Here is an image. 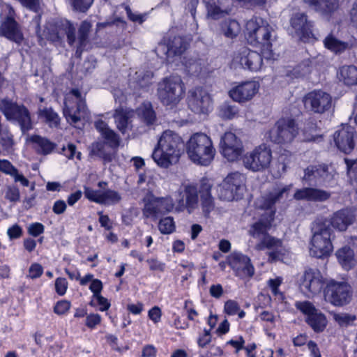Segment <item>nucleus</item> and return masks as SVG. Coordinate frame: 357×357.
Returning <instances> with one entry per match:
<instances>
[{"label": "nucleus", "instance_id": "obj_21", "mask_svg": "<svg viewBox=\"0 0 357 357\" xmlns=\"http://www.w3.org/2000/svg\"><path fill=\"white\" fill-rule=\"evenodd\" d=\"M227 262L239 277H252L255 273L250 258L242 253L236 252L231 253L227 257Z\"/></svg>", "mask_w": 357, "mask_h": 357}, {"label": "nucleus", "instance_id": "obj_40", "mask_svg": "<svg viewBox=\"0 0 357 357\" xmlns=\"http://www.w3.org/2000/svg\"><path fill=\"white\" fill-rule=\"evenodd\" d=\"M338 76L346 85H355L357 84V68L354 66H342Z\"/></svg>", "mask_w": 357, "mask_h": 357}, {"label": "nucleus", "instance_id": "obj_10", "mask_svg": "<svg viewBox=\"0 0 357 357\" xmlns=\"http://www.w3.org/2000/svg\"><path fill=\"white\" fill-rule=\"evenodd\" d=\"M272 160V151L269 147L262 144L247 153L243 157L245 167L253 172L263 171L268 168Z\"/></svg>", "mask_w": 357, "mask_h": 357}, {"label": "nucleus", "instance_id": "obj_56", "mask_svg": "<svg viewBox=\"0 0 357 357\" xmlns=\"http://www.w3.org/2000/svg\"><path fill=\"white\" fill-rule=\"evenodd\" d=\"M62 153L68 159H73L75 155L78 160L81 159V153L77 151V147L73 144H68L66 147L63 146Z\"/></svg>", "mask_w": 357, "mask_h": 357}, {"label": "nucleus", "instance_id": "obj_38", "mask_svg": "<svg viewBox=\"0 0 357 357\" xmlns=\"http://www.w3.org/2000/svg\"><path fill=\"white\" fill-rule=\"evenodd\" d=\"M336 256L345 269L351 268L356 261L354 251L348 246H344L336 252Z\"/></svg>", "mask_w": 357, "mask_h": 357}, {"label": "nucleus", "instance_id": "obj_5", "mask_svg": "<svg viewBox=\"0 0 357 357\" xmlns=\"http://www.w3.org/2000/svg\"><path fill=\"white\" fill-rule=\"evenodd\" d=\"M215 150L211 139L205 134L193 135L187 144V153L192 161L208 165L213 158Z\"/></svg>", "mask_w": 357, "mask_h": 357}, {"label": "nucleus", "instance_id": "obj_31", "mask_svg": "<svg viewBox=\"0 0 357 357\" xmlns=\"http://www.w3.org/2000/svg\"><path fill=\"white\" fill-rule=\"evenodd\" d=\"M0 35L17 43H20L23 40V35L18 24L10 17H8L2 23Z\"/></svg>", "mask_w": 357, "mask_h": 357}, {"label": "nucleus", "instance_id": "obj_34", "mask_svg": "<svg viewBox=\"0 0 357 357\" xmlns=\"http://www.w3.org/2000/svg\"><path fill=\"white\" fill-rule=\"evenodd\" d=\"M91 24L87 21H83L78 29L77 45L75 54L80 56L83 50L89 43V34Z\"/></svg>", "mask_w": 357, "mask_h": 357}, {"label": "nucleus", "instance_id": "obj_25", "mask_svg": "<svg viewBox=\"0 0 357 357\" xmlns=\"http://www.w3.org/2000/svg\"><path fill=\"white\" fill-rule=\"evenodd\" d=\"M259 84L255 81L243 82L231 89L229 96L236 102H244L251 100L257 93Z\"/></svg>", "mask_w": 357, "mask_h": 357}, {"label": "nucleus", "instance_id": "obj_2", "mask_svg": "<svg viewBox=\"0 0 357 357\" xmlns=\"http://www.w3.org/2000/svg\"><path fill=\"white\" fill-rule=\"evenodd\" d=\"M183 149L182 138L173 131L166 130L160 137L152 158L158 166L168 168L178 161Z\"/></svg>", "mask_w": 357, "mask_h": 357}, {"label": "nucleus", "instance_id": "obj_22", "mask_svg": "<svg viewBox=\"0 0 357 357\" xmlns=\"http://www.w3.org/2000/svg\"><path fill=\"white\" fill-rule=\"evenodd\" d=\"M206 10V17L214 20L229 15L232 11L233 0H203Z\"/></svg>", "mask_w": 357, "mask_h": 357}, {"label": "nucleus", "instance_id": "obj_36", "mask_svg": "<svg viewBox=\"0 0 357 357\" xmlns=\"http://www.w3.org/2000/svg\"><path fill=\"white\" fill-rule=\"evenodd\" d=\"M317 11L323 13H331L336 10L339 6L338 0H303Z\"/></svg>", "mask_w": 357, "mask_h": 357}, {"label": "nucleus", "instance_id": "obj_23", "mask_svg": "<svg viewBox=\"0 0 357 357\" xmlns=\"http://www.w3.org/2000/svg\"><path fill=\"white\" fill-rule=\"evenodd\" d=\"M355 135L354 128L348 125L335 131L333 139L338 149L344 153H351L355 146Z\"/></svg>", "mask_w": 357, "mask_h": 357}, {"label": "nucleus", "instance_id": "obj_43", "mask_svg": "<svg viewBox=\"0 0 357 357\" xmlns=\"http://www.w3.org/2000/svg\"><path fill=\"white\" fill-rule=\"evenodd\" d=\"M222 29L224 35L229 38H236L241 31L240 24L234 20L225 22Z\"/></svg>", "mask_w": 357, "mask_h": 357}, {"label": "nucleus", "instance_id": "obj_47", "mask_svg": "<svg viewBox=\"0 0 357 357\" xmlns=\"http://www.w3.org/2000/svg\"><path fill=\"white\" fill-rule=\"evenodd\" d=\"M121 200V196L118 192L110 189L103 191L102 204L114 205L119 203Z\"/></svg>", "mask_w": 357, "mask_h": 357}, {"label": "nucleus", "instance_id": "obj_18", "mask_svg": "<svg viewBox=\"0 0 357 357\" xmlns=\"http://www.w3.org/2000/svg\"><path fill=\"white\" fill-rule=\"evenodd\" d=\"M301 281V289L309 297L319 294L325 284V280L321 272L314 268L305 270Z\"/></svg>", "mask_w": 357, "mask_h": 357}, {"label": "nucleus", "instance_id": "obj_49", "mask_svg": "<svg viewBox=\"0 0 357 357\" xmlns=\"http://www.w3.org/2000/svg\"><path fill=\"white\" fill-rule=\"evenodd\" d=\"M158 229L163 234L172 233L175 229V225L172 218L167 217L160 220Z\"/></svg>", "mask_w": 357, "mask_h": 357}, {"label": "nucleus", "instance_id": "obj_6", "mask_svg": "<svg viewBox=\"0 0 357 357\" xmlns=\"http://www.w3.org/2000/svg\"><path fill=\"white\" fill-rule=\"evenodd\" d=\"M0 111L8 121L17 122L23 134L32 129L31 114L23 104L8 98H0Z\"/></svg>", "mask_w": 357, "mask_h": 357}, {"label": "nucleus", "instance_id": "obj_32", "mask_svg": "<svg viewBox=\"0 0 357 357\" xmlns=\"http://www.w3.org/2000/svg\"><path fill=\"white\" fill-rule=\"evenodd\" d=\"M63 114L68 122L71 125L77 126V124L82 119H84L88 116V111L85 102L82 100L77 101L76 109L69 108L66 105H65L63 108Z\"/></svg>", "mask_w": 357, "mask_h": 357}, {"label": "nucleus", "instance_id": "obj_12", "mask_svg": "<svg viewBox=\"0 0 357 357\" xmlns=\"http://www.w3.org/2000/svg\"><path fill=\"white\" fill-rule=\"evenodd\" d=\"M292 185H276L268 192L262 195L255 201V206L257 208L270 210L271 216L275 213V204L283 198L287 197Z\"/></svg>", "mask_w": 357, "mask_h": 357}, {"label": "nucleus", "instance_id": "obj_42", "mask_svg": "<svg viewBox=\"0 0 357 357\" xmlns=\"http://www.w3.org/2000/svg\"><path fill=\"white\" fill-rule=\"evenodd\" d=\"M144 202L143 214L146 218L156 217L158 215L163 213L158 198L151 197L147 200L144 199Z\"/></svg>", "mask_w": 357, "mask_h": 357}, {"label": "nucleus", "instance_id": "obj_19", "mask_svg": "<svg viewBox=\"0 0 357 357\" xmlns=\"http://www.w3.org/2000/svg\"><path fill=\"white\" fill-rule=\"evenodd\" d=\"M178 197L176 199L179 211L186 209L189 213L194 211L198 206L197 188L191 184L184 185L178 190Z\"/></svg>", "mask_w": 357, "mask_h": 357}, {"label": "nucleus", "instance_id": "obj_48", "mask_svg": "<svg viewBox=\"0 0 357 357\" xmlns=\"http://www.w3.org/2000/svg\"><path fill=\"white\" fill-rule=\"evenodd\" d=\"M40 115L43 116L50 127H57L59 125L60 119L58 114L51 108H45L40 112Z\"/></svg>", "mask_w": 357, "mask_h": 357}, {"label": "nucleus", "instance_id": "obj_8", "mask_svg": "<svg viewBox=\"0 0 357 357\" xmlns=\"http://www.w3.org/2000/svg\"><path fill=\"white\" fill-rule=\"evenodd\" d=\"M245 176L239 172L229 174L218 185L219 198L225 201L241 199L245 191Z\"/></svg>", "mask_w": 357, "mask_h": 357}, {"label": "nucleus", "instance_id": "obj_63", "mask_svg": "<svg viewBox=\"0 0 357 357\" xmlns=\"http://www.w3.org/2000/svg\"><path fill=\"white\" fill-rule=\"evenodd\" d=\"M161 206V208L162 209V212L166 213L170 211L174 207V202L172 199L169 197L166 198H158Z\"/></svg>", "mask_w": 357, "mask_h": 357}, {"label": "nucleus", "instance_id": "obj_28", "mask_svg": "<svg viewBox=\"0 0 357 357\" xmlns=\"http://www.w3.org/2000/svg\"><path fill=\"white\" fill-rule=\"evenodd\" d=\"M291 27L301 39L308 38L312 34V24L307 20V15L303 13L294 14L290 20Z\"/></svg>", "mask_w": 357, "mask_h": 357}, {"label": "nucleus", "instance_id": "obj_53", "mask_svg": "<svg viewBox=\"0 0 357 357\" xmlns=\"http://www.w3.org/2000/svg\"><path fill=\"white\" fill-rule=\"evenodd\" d=\"M292 155L290 152L284 151L283 153H280L278 158V162L280 167H279V171L285 172L287 166L291 162Z\"/></svg>", "mask_w": 357, "mask_h": 357}, {"label": "nucleus", "instance_id": "obj_4", "mask_svg": "<svg viewBox=\"0 0 357 357\" xmlns=\"http://www.w3.org/2000/svg\"><path fill=\"white\" fill-rule=\"evenodd\" d=\"M312 236L311 238L310 255L317 258H324L331 255L333 246L332 240L334 232L328 225L323 224L317 219L312 226Z\"/></svg>", "mask_w": 357, "mask_h": 357}, {"label": "nucleus", "instance_id": "obj_39", "mask_svg": "<svg viewBox=\"0 0 357 357\" xmlns=\"http://www.w3.org/2000/svg\"><path fill=\"white\" fill-rule=\"evenodd\" d=\"M29 140L36 145L35 148L37 151L43 155L50 154L56 146L54 143L39 135H33L29 138Z\"/></svg>", "mask_w": 357, "mask_h": 357}, {"label": "nucleus", "instance_id": "obj_29", "mask_svg": "<svg viewBox=\"0 0 357 357\" xmlns=\"http://www.w3.org/2000/svg\"><path fill=\"white\" fill-rule=\"evenodd\" d=\"M212 186L213 185L208 179L201 181L199 192L200 194L201 207L205 217H208L209 213L215 208L214 199L211 194Z\"/></svg>", "mask_w": 357, "mask_h": 357}, {"label": "nucleus", "instance_id": "obj_44", "mask_svg": "<svg viewBox=\"0 0 357 357\" xmlns=\"http://www.w3.org/2000/svg\"><path fill=\"white\" fill-rule=\"evenodd\" d=\"M138 115L147 125L153 124L155 121V114L149 103L143 105L137 110Z\"/></svg>", "mask_w": 357, "mask_h": 357}, {"label": "nucleus", "instance_id": "obj_57", "mask_svg": "<svg viewBox=\"0 0 357 357\" xmlns=\"http://www.w3.org/2000/svg\"><path fill=\"white\" fill-rule=\"evenodd\" d=\"M5 197L12 202H18L20 198L19 189L15 186H8L6 191Z\"/></svg>", "mask_w": 357, "mask_h": 357}, {"label": "nucleus", "instance_id": "obj_33", "mask_svg": "<svg viewBox=\"0 0 357 357\" xmlns=\"http://www.w3.org/2000/svg\"><path fill=\"white\" fill-rule=\"evenodd\" d=\"M96 128L100 133L102 137L107 141L106 144L111 149H117L120 144V137L108 125L100 119L94 123Z\"/></svg>", "mask_w": 357, "mask_h": 357}, {"label": "nucleus", "instance_id": "obj_59", "mask_svg": "<svg viewBox=\"0 0 357 357\" xmlns=\"http://www.w3.org/2000/svg\"><path fill=\"white\" fill-rule=\"evenodd\" d=\"M240 310L239 305L237 302L229 300L225 304V312L228 315H234L236 314Z\"/></svg>", "mask_w": 357, "mask_h": 357}, {"label": "nucleus", "instance_id": "obj_55", "mask_svg": "<svg viewBox=\"0 0 357 357\" xmlns=\"http://www.w3.org/2000/svg\"><path fill=\"white\" fill-rule=\"evenodd\" d=\"M93 2V0H72V6L76 10L86 12Z\"/></svg>", "mask_w": 357, "mask_h": 357}, {"label": "nucleus", "instance_id": "obj_41", "mask_svg": "<svg viewBox=\"0 0 357 357\" xmlns=\"http://www.w3.org/2000/svg\"><path fill=\"white\" fill-rule=\"evenodd\" d=\"M238 107L229 102L222 103L218 108V115L223 120H231L238 116Z\"/></svg>", "mask_w": 357, "mask_h": 357}, {"label": "nucleus", "instance_id": "obj_13", "mask_svg": "<svg viewBox=\"0 0 357 357\" xmlns=\"http://www.w3.org/2000/svg\"><path fill=\"white\" fill-rule=\"evenodd\" d=\"M296 309L307 316L306 322L317 333L323 331L327 325L326 316L319 311L310 301H298L295 303Z\"/></svg>", "mask_w": 357, "mask_h": 357}, {"label": "nucleus", "instance_id": "obj_51", "mask_svg": "<svg viewBox=\"0 0 357 357\" xmlns=\"http://www.w3.org/2000/svg\"><path fill=\"white\" fill-rule=\"evenodd\" d=\"M103 191L104 190L85 188L84 195L90 201L102 204Z\"/></svg>", "mask_w": 357, "mask_h": 357}, {"label": "nucleus", "instance_id": "obj_46", "mask_svg": "<svg viewBox=\"0 0 357 357\" xmlns=\"http://www.w3.org/2000/svg\"><path fill=\"white\" fill-rule=\"evenodd\" d=\"M0 144L7 151H10L14 145L13 135L8 128H3L0 132Z\"/></svg>", "mask_w": 357, "mask_h": 357}, {"label": "nucleus", "instance_id": "obj_1", "mask_svg": "<svg viewBox=\"0 0 357 357\" xmlns=\"http://www.w3.org/2000/svg\"><path fill=\"white\" fill-rule=\"evenodd\" d=\"M245 36L252 45H260L261 53L266 59H273V42L276 39L273 27L259 17H252L245 24Z\"/></svg>", "mask_w": 357, "mask_h": 357}, {"label": "nucleus", "instance_id": "obj_7", "mask_svg": "<svg viewBox=\"0 0 357 357\" xmlns=\"http://www.w3.org/2000/svg\"><path fill=\"white\" fill-rule=\"evenodd\" d=\"M184 92V83L178 75L165 77L158 85V97L165 105L178 104L182 99Z\"/></svg>", "mask_w": 357, "mask_h": 357}, {"label": "nucleus", "instance_id": "obj_35", "mask_svg": "<svg viewBox=\"0 0 357 357\" xmlns=\"http://www.w3.org/2000/svg\"><path fill=\"white\" fill-rule=\"evenodd\" d=\"M89 155L101 158L105 162H109L113 159V154L108 150L106 142L102 141L93 142L91 145Z\"/></svg>", "mask_w": 357, "mask_h": 357}, {"label": "nucleus", "instance_id": "obj_27", "mask_svg": "<svg viewBox=\"0 0 357 357\" xmlns=\"http://www.w3.org/2000/svg\"><path fill=\"white\" fill-rule=\"evenodd\" d=\"M331 193L326 190L316 188H303L296 190L294 198L296 200L321 202L328 199Z\"/></svg>", "mask_w": 357, "mask_h": 357}, {"label": "nucleus", "instance_id": "obj_24", "mask_svg": "<svg viewBox=\"0 0 357 357\" xmlns=\"http://www.w3.org/2000/svg\"><path fill=\"white\" fill-rule=\"evenodd\" d=\"M331 178L328 167L325 165H310L304 170L303 181L309 185H322Z\"/></svg>", "mask_w": 357, "mask_h": 357}, {"label": "nucleus", "instance_id": "obj_15", "mask_svg": "<svg viewBox=\"0 0 357 357\" xmlns=\"http://www.w3.org/2000/svg\"><path fill=\"white\" fill-rule=\"evenodd\" d=\"M189 43L182 36H174L168 39H164L159 43L155 52H162L168 59L181 56L188 48Z\"/></svg>", "mask_w": 357, "mask_h": 357}, {"label": "nucleus", "instance_id": "obj_45", "mask_svg": "<svg viewBox=\"0 0 357 357\" xmlns=\"http://www.w3.org/2000/svg\"><path fill=\"white\" fill-rule=\"evenodd\" d=\"M137 83L140 88L145 89L152 84L153 73L151 70L136 73Z\"/></svg>", "mask_w": 357, "mask_h": 357}, {"label": "nucleus", "instance_id": "obj_26", "mask_svg": "<svg viewBox=\"0 0 357 357\" xmlns=\"http://www.w3.org/2000/svg\"><path fill=\"white\" fill-rule=\"evenodd\" d=\"M262 57H264L263 54L243 47L236 59L243 68L248 69L250 71H257L261 69L262 66Z\"/></svg>", "mask_w": 357, "mask_h": 357}, {"label": "nucleus", "instance_id": "obj_58", "mask_svg": "<svg viewBox=\"0 0 357 357\" xmlns=\"http://www.w3.org/2000/svg\"><path fill=\"white\" fill-rule=\"evenodd\" d=\"M70 308V303L66 300H62L56 303L54 307V312L59 315L64 314Z\"/></svg>", "mask_w": 357, "mask_h": 357}, {"label": "nucleus", "instance_id": "obj_14", "mask_svg": "<svg viewBox=\"0 0 357 357\" xmlns=\"http://www.w3.org/2000/svg\"><path fill=\"white\" fill-rule=\"evenodd\" d=\"M188 105L195 114H208L212 108L211 98L208 93L202 87H196L189 91Z\"/></svg>", "mask_w": 357, "mask_h": 357}, {"label": "nucleus", "instance_id": "obj_60", "mask_svg": "<svg viewBox=\"0 0 357 357\" xmlns=\"http://www.w3.org/2000/svg\"><path fill=\"white\" fill-rule=\"evenodd\" d=\"M68 288V282L65 278H59L55 282V289L58 294L63 296L66 294Z\"/></svg>", "mask_w": 357, "mask_h": 357}, {"label": "nucleus", "instance_id": "obj_17", "mask_svg": "<svg viewBox=\"0 0 357 357\" xmlns=\"http://www.w3.org/2000/svg\"><path fill=\"white\" fill-rule=\"evenodd\" d=\"M220 149L223 156L229 161H235L242 155V142L231 132H226L221 137Z\"/></svg>", "mask_w": 357, "mask_h": 357}, {"label": "nucleus", "instance_id": "obj_37", "mask_svg": "<svg viewBox=\"0 0 357 357\" xmlns=\"http://www.w3.org/2000/svg\"><path fill=\"white\" fill-rule=\"evenodd\" d=\"M131 114L123 109H117L114 114L115 123L118 130L125 134L129 129H131Z\"/></svg>", "mask_w": 357, "mask_h": 357}, {"label": "nucleus", "instance_id": "obj_20", "mask_svg": "<svg viewBox=\"0 0 357 357\" xmlns=\"http://www.w3.org/2000/svg\"><path fill=\"white\" fill-rule=\"evenodd\" d=\"M323 224H328L340 231H344L355 221L354 213L348 209H342L334 213L330 218H318Z\"/></svg>", "mask_w": 357, "mask_h": 357}, {"label": "nucleus", "instance_id": "obj_64", "mask_svg": "<svg viewBox=\"0 0 357 357\" xmlns=\"http://www.w3.org/2000/svg\"><path fill=\"white\" fill-rule=\"evenodd\" d=\"M43 269L39 264H33L31 266L29 270V276L35 279L39 278L43 273Z\"/></svg>", "mask_w": 357, "mask_h": 357}, {"label": "nucleus", "instance_id": "obj_52", "mask_svg": "<svg viewBox=\"0 0 357 357\" xmlns=\"http://www.w3.org/2000/svg\"><path fill=\"white\" fill-rule=\"evenodd\" d=\"M334 320L342 326H347L356 320V316L347 313H334Z\"/></svg>", "mask_w": 357, "mask_h": 357}, {"label": "nucleus", "instance_id": "obj_30", "mask_svg": "<svg viewBox=\"0 0 357 357\" xmlns=\"http://www.w3.org/2000/svg\"><path fill=\"white\" fill-rule=\"evenodd\" d=\"M324 43L331 51L335 54H341L357 47V39L351 36L347 41H342L333 36H328L324 39Z\"/></svg>", "mask_w": 357, "mask_h": 357}, {"label": "nucleus", "instance_id": "obj_54", "mask_svg": "<svg viewBox=\"0 0 357 357\" xmlns=\"http://www.w3.org/2000/svg\"><path fill=\"white\" fill-rule=\"evenodd\" d=\"M345 163L347 167V174L351 180L357 181V160H351L346 158Z\"/></svg>", "mask_w": 357, "mask_h": 357}, {"label": "nucleus", "instance_id": "obj_16", "mask_svg": "<svg viewBox=\"0 0 357 357\" xmlns=\"http://www.w3.org/2000/svg\"><path fill=\"white\" fill-rule=\"evenodd\" d=\"M303 103L307 109L321 114L331 108L332 98L323 91L315 90L304 96Z\"/></svg>", "mask_w": 357, "mask_h": 357}, {"label": "nucleus", "instance_id": "obj_62", "mask_svg": "<svg viewBox=\"0 0 357 357\" xmlns=\"http://www.w3.org/2000/svg\"><path fill=\"white\" fill-rule=\"evenodd\" d=\"M0 170L7 174L13 176L16 173L17 169L8 160H0Z\"/></svg>", "mask_w": 357, "mask_h": 357}, {"label": "nucleus", "instance_id": "obj_61", "mask_svg": "<svg viewBox=\"0 0 357 357\" xmlns=\"http://www.w3.org/2000/svg\"><path fill=\"white\" fill-rule=\"evenodd\" d=\"M28 232L33 236H38L44 232V226L38 222L32 223L28 227Z\"/></svg>", "mask_w": 357, "mask_h": 357}, {"label": "nucleus", "instance_id": "obj_9", "mask_svg": "<svg viewBox=\"0 0 357 357\" xmlns=\"http://www.w3.org/2000/svg\"><path fill=\"white\" fill-rule=\"evenodd\" d=\"M298 134V128L292 119H281L269 133L271 140L278 144L291 143Z\"/></svg>", "mask_w": 357, "mask_h": 357}, {"label": "nucleus", "instance_id": "obj_11", "mask_svg": "<svg viewBox=\"0 0 357 357\" xmlns=\"http://www.w3.org/2000/svg\"><path fill=\"white\" fill-rule=\"evenodd\" d=\"M351 298V287L344 282H329L324 289L325 300L334 306L348 304Z\"/></svg>", "mask_w": 357, "mask_h": 357}, {"label": "nucleus", "instance_id": "obj_50", "mask_svg": "<svg viewBox=\"0 0 357 357\" xmlns=\"http://www.w3.org/2000/svg\"><path fill=\"white\" fill-rule=\"evenodd\" d=\"M65 34L67 36L68 43L70 45H73L76 41L75 32L76 29L69 21H66L62 24Z\"/></svg>", "mask_w": 357, "mask_h": 357}, {"label": "nucleus", "instance_id": "obj_3", "mask_svg": "<svg viewBox=\"0 0 357 357\" xmlns=\"http://www.w3.org/2000/svg\"><path fill=\"white\" fill-rule=\"evenodd\" d=\"M271 227V223L264 220H259L253 223L249 229V234L255 238H260V242L255 245L257 250H262L265 248L271 250L268 253V261H276L280 260L284 255V249L280 240L271 236L267 231Z\"/></svg>", "mask_w": 357, "mask_h": 357}]
</instances>
